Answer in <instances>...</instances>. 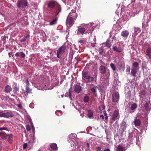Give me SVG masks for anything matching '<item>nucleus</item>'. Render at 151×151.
Wrapping results in <instances>:
<instances>
[{"label":"nucleus","mask_w":151,"mask_h":151,"mask_svg":"<svg viewBox=\"0 0 151 151\" xmlns=\"http://www.w3.org/2000/svg\"><path fill=\"white\" fill-rule=\"evenodd\" d=\"M96 27V24L93 23L89 24H83L78 27L77 34L80 35L88 33L93 31Z\"/></svg>","instance_id":"nucleus-1"},{"label":"nucleus","mask_w":151,"mask_h":151,"mask_svg":"<svg viewBox=\"0 0 151 151\" xmlns=\"http://www.w3.org/2000/svg\"><path fill=\"white\" fill-rule=\"evenodd\" d=\"M47 5L49 8L51 9L53 8L55 6V13L56 16H57L61 12V6L56 1L54 0H50L48 1Z\"/></svg>","instance_id":"nucleus-2"},{"label":"nucleus","mask_w":151,"mask_h":151,"mask_svg":"<svg viewBox=\"0 0 151 151\" xmlns=\"http://www.w3.org/2000/svg\"><path fill=\"white\" fill-rule=\"evenodd\" d=\"M135 8H134L132 11V13H129V14L131 17H133L138 13L140 11L143 10V8L140 4H137L135 6Z\"/></svg>","instance_id":"nucleus-3"},{"label":"nucleus","mask_w":151,"mask_h":151,"mask_svg":"<svg viewBox=\"0 0 151 151\" xmlns=\"http://www.w3.org/2000/svg\"><path fill=\"white\" fill-rule=\"evenodd\" d=\"M82 79L86 83L92 82L94 80V78L88 75V72H85L83 73Z\"/></svg>","instance_id":"nucleus-4"},{"label":"nucleus","mask_w":151,"mask_h":151,"mask_svg":"<svg viewBox=\"0 0 151 151\" xmlns=\"http://www.w3.org/2000/svg\"><path fill=\"white\" fill-rule=\"evenodd\" d=\"M65 49V47L64 45L61 46L58 49L56 54L57 58H60V56L64 52Z\"/></svg>","instance_id":"nucleus-5"},{"label":"nucleus","mask_w":151,"mask_h":151,"mask_svg":"<svg viewBox=\"0 0 151 151\" xmlns=\"http://www.w3.org/2000/svg\"><path fill=\"white\" fill-rule=\"evenodd\" d=\"M74 20L73 18L70 17H68L66 22V24L68 28H70L73 24L74 22Z\"/></svg>","instance_id":"nucleus-6"},{"label":"nucleus","mask_w":151,"mask_h":151,"mask_svg":"<svg viewBox=\"0 0 151 151\" xmlns=\"http://www.w3.org/2000/svg\"><path fill=\"white\" fill-rule=\"evenodd\" d=\"M27 2L24 0H19L17 3V5L19 8L21 7L25 8L27 6Z\"/></svg>","instance_id":"nucleus-7"},{"label":"nucleus","mask_w":151,"mask_h":151,"mask_svg":"<svg viewBox=\"0 0 151 151\" xmlns=\"http://www.w3.org/2000/svg\"><path fill=\"white\" fill-rule=\"evenodd\" d=\"M76 137V134H70L68 139V141L70 143L71 146H73L75 143L74 140Z\"/></svg>","instance_id":"nucleus-8"},{"label":"nucleus","mask_w":151,"mask_h":151,"mask_svg":"<svg viewBox=\"0 0 151 151\" xmlns=\"http://www.w3.org/2000/svg\"><path fill=\"white\" fill-rule=\"evenodd\" d=\"M119 95L118 93H113L112 94V101L114 102H117L119 99Z\"/></svg>","instance_id":"nucleus-9"},{"label":"nucleus","mask_w":151,"mask_h":151,"mask_svg":"<svg viewBox=\"0 0 151 151\" xmlns=\"http://www.w3.org/2000/svg\"><path fill=\"white\" fill-rule=\"evenodd\" d=\"M119 118V112L117 110L115 111L113 115L112 119L114 121L117 120Z\"/></svg>","instance_id":"nucleus-10"},{"label":"nucleus","mask_w":151,"mask_h":151,"mask_svg":"<svg viewBox=\"0 0 151 151\" xmlns=\"http://www.w3.org/2000/svg\"><path fill=\"white\" fill-rule=\"evenodd\" d=\"M68 17H70V18H73L75 20L76 19L77 17V14L76 12V11H74L73 12H70L69 13Z\"/></svg>","instance_id":"nucleus-11"},{"label":"nucleus","mask_w":151,"mask_h":151,"mask_svg":"<svg viewBox=\"0 0 151 151\" xmlns=\"http://www.w3.org/2000/svg\"><path fill=\"white\" fill-rule=\"evenodd\" d=\"M14 114L12 112H7L6 113H3V116L6 118H8L9 117H12L13 116Z\"/></svg>","instance_id":"nucleus-12"},{"label":"nucleus","mask_w":151,"mask_h":151,"mask_svg":"<svg viewBox=\"0 0 151 151\" xmlns=\"http://www.w3.org/2000/svg\"><path fill=\"white\" fill-rule=\"evenodd\" d=\"M50 147L52 150L53 151H57L58 150L57 145L55 143H51L50 144Z\"/></svg>","instance_id":"nucleus-13"},{"label":"nucleus","mask_w":151,"mask_h":151,"mask_svg":"<svg viewBox=\"0 0 151 151\" xmlns=\"http://www.w3.org/2000/svg\"><path fill=\"white\" fill-rule=\"evenodd\" d=\"M129 34V32L127 30L123 31L121 33V35L124 37H127Z\"/></svg>","instance_id":"nucleus-14"},{"label":"nucleus","mask_w":151,"mask_h":151,"mask_svg":"<svg viewBox=\"0 0 151 151\" xmlns=\"http://www.w3.org/2000/svg\"><path fill=\"white\" fill-rule=\"evenodd\" d=\"M146 55L150 58H151V48L148 47L146 50Z\"/></svg>","instance_id":"nucleus-15"},{"label":"nucleus","mask_w":151,"mask_h":151,"mask_svg":"<svg viewBox=\"0 0 151 151\" xmlns=\"http://www.w3.org/2000/svg\"><path fill=\"white\" fill-rule=\"evenodd\" d=\"M127 127V125L126 124V123L124 121H123L121 124V128L124 131L126 129Z\"/></svg>","instance_id":"nucleus-16"},{"label":"nucleus","mask_w":151,"mask_h":151,"mask_svg":"<svg viewBox=\"0 0 151 151\" xmlns=\"http://www.w3.org/2000/svg\"><path fill=\"white\" fill-rule=\"evenodd\" d=\"M102 45L103 46H106L109 47H110L111 45L109 40H107L105 42L102 43Z\"/></svg>","instance_id":"nucleus-17"},{"label":"nucleus","mask_w":151,"mask_h":151,"mask_svg":"<svg viewBox=\"0 0 151 151\" xmlns=\"http://www.w3.org/2000/svg\"><path fill=\"white\" fill-rule=\"evenodd\" d=\"M137 104L134 103H132L131 104L130 107L131 110L132 111V112H134L135 109L137 108Z\"/></svg>","instance_id":"nucleus-18"},{"label":"nucleus","mask_w":151,"mask_h":151,"mask_svg":"<svg viewBox=\"0 0 151 151\" xmlns=\"http://www.w3.org/2000/svg\"><path fill=\"white\" fill-rule=\"evenodd\" d=\"M113 49L114 51L117 52H122V49L121 48H119L115 46H113Z\"/></svg>","instance_id":"nucleus-19"},{"label":"nucleus","mask_w":151,"mask_h":151,"mask_svg":"<svg viewBox=\"0 0 151 151\" xmlns=\"http://www.w3.org/2000/svg\"><path fill=\"white\" fill-rule=\"evenodd\" d=\"M141 32V30L138 27L134 28V36H135L137 34Z\"/></svg>","instance_id":"nucleus-20"},{"label":"nucleus","mask_w":151,"mask_h":151,"mask_svg":"<svg viewBox=\"0 0 151 151\" xmlns=\"http://www.w3.org/2000/svg\"><path fill=\"white\" fill-rule=\"evenodd\" d=\"M81 90V88L80 86L76 85L75 86L74 91L75 92L79 93Z\"/></svg>","instance_id":"nucleus-21"},{"label":"nucleus","mask_w":151,"mask_h":151,"mask_svg":"<svg viewBox=\"0 0 151 151\" xmlns=\"http://www.w3.org/2000/svg\"><path fill=\"white\" fill-rule=\"evenodd\" d=\"M99 70L101 73H105L106 72L105 67L103 66H101L99 68Z\"/></svg>","instance_id":"nucleus-22"},{"label":"nucleus","mask_w":151,"mask_h":151,"mask_svg":"<svg viewBox=\"0 0 151 151\" xmlns=\"http://www.w3.org/2000/svg\"><path fill=\"white\" fill-rule=\"evenodd\" d=\"M12 90L11 87L9 85L7 86L5 89V91L6 93H8L11 91Z\"/></svg>","instance_id":"nucleus-23"},{"label":"nucleus","mask_w":151,"mask_h":151,"mask_svg":"<svg viewBox=\"0 0 151 151\" xmlns=\"http://www.w3.org/2000/svg\"><path fill=\"white\" fill-rule=\"evenodd\" d=\"M0 135L3 139H5L7 136L6 134L3 132H0Z\"/></svg>","instance_id":"nucleus-24"},{"label":"nucleus","mask_w":151,"mask_h":151,"mask_svg":"<svg viewBox=\"0 0 151 151\" xmlns=\"http://www.w3.org/2000/svg\"><path fill=\"white\" fill-rule=\"evenodd\" d=\"M93 112L91 110L88 111V116L89 118H91L93 116Z\"/></svg>","instance_id":"nucleus-25"},{"label":"nucleus","mask_w":151,"mask_h":151,"mask_svg":"<svg viewBox=\"0 0 151 151\" xmlns=\"http://www.w3.org/2000/svg\"><path fill=\"white\" fill-rule=\"evenodd\" d=\"M7 137H8V141L9 142L11 143L12 142V134H9L7 136Z\"/></svg>","instance_id":"nucleus-26"},{"label":"nucleus","mask_w":151,"mask_h":151,"mask_svg":"<svg viewBox=\"0 0 151 151\" xmlns=\"http://www.w3.org/2000/svg\"><path fill=\"white\" fill-rule=\"evenodd\" d=\"M29 35L25 36L20 40V41L22 42H24L26 41L27 39L29 38Z\"/></svg>","instance_id":"nucleus-27"},{"label":"nucleus","mask_w":151,"mask_h":151,"mask_svg":"<svg viewBox=\"0 0 151 151\" xmlns=\"http://www.w3.org/2000/svg\"><path fill=\"white\" fill-rule=\"evenodd\" d=\"M134 124L135 126H138L140 124V121L139 119H136L134 121Z\"/></svg>","instance_id":"nucleus-28"},{"label":"nucleus","mask_w":151,"mask_h":151,"mask_svg":"<svg viewBox=\"0 0 151 151\" xmlns=\"http://www.w3.org/2000/svg\"><path fill=\"white\" fill-rule=\"evenodd\" d=\"M57 19L56 18H55L52 21L50 22V25H52L55 24L57 22Z\"/></svg>","instance_id":"nucleus-29"},{"label":"nucleus","mask_w":151,"mask_h":151,"mask_svg":"<svg viewBox=\"0 0 151 151\" xmlns=\"http://www.w3.org/2000/svg\"><path fill=\"white\" fill-rule=\"evenodd\" d=\"M117 149L118 151H122L124 150V147L122 145H119L117 146Z\"/></svg>","instance_id":"nucleus-30"},{"label":"nucleus","mask_w":151,"mask_h":151,"mask_svg":"<svg viewBox=\"0 0 151 151\" xmlns=\"http://www.w3.org/2000/svg\"><path fill=\"white\" fill-rule=\"evenodd\" d=\"M137 71L135 69H132L131 71V73L132 74V76H135V74L136 73Z\"/></svg>","instance_id":"nucleus-31"},{"label":"nucleus","mask_w":151,"mask_h":151,"mask_svg":"<svg viewBox=\"0 0 151 151\" xmlns=\"http://www.w3.org/2000/svg\"><path fill=\"white\" fill-rule=\"evenodd\" d=\"M110 66L113 70L115 71L116 70V67L115 65L113 63H111Z\"/></svg>","instance_id":"nucleus-32"},{"label":"nucleus","mask_w":151,"mask_h":151,"mask_svg":"<svg viewBox=\"0 0 151 151\" xmlns=\"http://www.w3.org/2000/svg\"><path fill=\"white\" fill-rule=\"evenodd\" d=\"M26 92L28 93H31L32 89L28 87H26Z\"/></svg>","instance_id":"nucleus-33"},{"label":"nucleus","mask_w":151,"mask_h":151,"mask_svg":"<svg viewBox=\"0 0 151 151\" xmlns=\"http://www.w3.org/2000/svg\"><path fill=\"white\" fill-rule=\"evenodd\" d=\"M89 100V97L87 96H85L84 98V101L85 102H87Z\"/></svg>","instance_id":"nucleus-34"},{"label":"nucleus","mask_w":151,"mask_h":151,"mask_svg":"<svg viewBox=\"0 0 151 151\" xmlns=\"http://www.w3.org/2000/svg\"><path fill=\"white\" fill-rule=\"evenodd\" d=\"M99 53L102 54L104 52V50L102 48H100L99 49Z\"/></svg>","instance_id":"nucleus-35"},{"label":"nucleus","mask_w":151,"mask_h":151,"mask_svg":"<svg viewBox=\"0 0 151 151\" xmlns=\"http://www.w3.org/2000/svg\"><path fill=\"white\" fill-rule=\"evenodd\" d=\"M29 121L31 124L32 126V129L33 132H34L35 131V129L34 126L33 125V124L32 122L31 121V120H30V119H29Z\"/></svg>","instance_id":"nucleus-36"},{"label":"nucleus","mask_w":151,"mask_h":151,"mask_svg":"<svg viewBox=\"0 0 151 151\" xmlns=\"http://www.w3.org/2000/svg\"><path fill=\"white\" fill-rule=\"evenodd\" d=\"M133 65L134 67H137L138 66V63L137 62H135L133 64Z\"/></svg>","instance_id":"nucleus-37"},{"label":"nucleus","mask_w":151,"mask_h":151,"mask_svg":"<svg viewBox=\"0 0 151 151\" xmlns=\"http://www.w3.org/2000/svg\"><path fill=\"white\" fill-rule=\"evenodd\" d=\"M91 91L95 93L96 92V87H93L91 89Z\"/></svg>","instance_id":"nucleus-38"},{"label":"nucleus","mask_w":151,"mask_h":151,"mask_svg":"<svg viewBox=\"0 0 151 151\" xmlns=\"http://www.w3.org/2000/svg\"><path fill=\"white\" fill-rule=\"evenodd\" d=\"M20 55L21 57L23 58L25 57V54L23 52H20Z\"/></svg>","instance_id":"nucleus-39"},{"label":"nucleus","mask_w":151,"mask_h":151,"mask_svg":"<svg viewBox=\"0 0 151 151\" xmlns=\"http://www.w3.org/2000/svg\"><path fill=\"white\" fill-rule=\"evenodd\" d=\"M25 83L26 84V87L27 86L28 87V86L29 85V82L28 81V79L27 80L25 81Z\"/></svg>","instance_id":"nucleus-40"},{"label":"nucleus","mask_w":151,"mask_h":151,"mask_svg":"<svg viewBox=\"0 0 151 151\" xmlns=\"http://www.w3.org/2000/svg\"><path fill=\"white\" fill-rule=\"evenodd\" d=\"M18 91V89L17 87H15L13 90V92L14 93H17Z\"/></svg>","instance_id":"nucleus-41"},{"label":"nucleus","mask_w":151,"mask_h":151,"mask_svg":"<svg viewBox=\"0 0 151 151\" xmlns=\"http://www.w3.org/2000/svg\"><path fill=\"white\" fill-rule=\"evenodd\" d=\"M26 129L27 131H29L31 129H30V127L29 125H27L26 126Z\"/></svg>","instance_id":"nucleus-42"},{"label":"nucleus","mask_w":151,"mask_h":151,"mask_svg":"<svg viewBox=\"0 0 151 151\" xmlns=\"http://www.w3.org/2000/svg\"><path fill=\"white\" fill-rule=\"evenodd\" d=\"M27 146V143H25L23 145V149H25L26 148Z\"/></svg>","instance_id":"nucleus-43"},{"label":"nucleus","mask_w":151,"mask_h":151,"mask_svg":"<svg viewBox=\"0 0 151 151\" xmlns=\"http://www.w3.org/2000/svg\"><path fill=\"white\" fill-rule=\"evenodd\" d=\"M140 93L143 95H144L145 94V92L144 90H142L140 91V93Z\"/></svg>","instance_id":"nucleus-44"},{"label":"nucleus","mask_w":151,"mask_h":151,"mask_svg":"<svg viewBox=\"0 0 151 151\" xmlns=\"http://www.w3.org/2000/svg\"><path fill=\"white\" fill-rule=\"evenodd\" d=\"M34 86L35 87H36V88H37L38 89H39V90H41V89H42V88L41 87H38V86H37V85H34Z\"/></svg>","instance_id":"nucleus-45"},{"label":"nucleus","mask_w":151,"mask_h":151,"mask_svg":"<svg viewBox=\"0 0 151 151\" xmlns=\"http://www.w3.org/2000/svg\"><path fill=\"white\" fill-rule=\"evenodd\" d=\"M20 52H17L15 53V55L16 56L19 57L20 55Z\"/></svg>","instance_id":"nucleus-46"},{"label":"nucleus","mask_w":151,"mask_h":151,"mask_svg":"<svg viewBox=\"0 0 151 151\" xmlns=\"http://www.w3.org/2000/svg\"><path fill=\"white\" fill-rule=\"evenodd\" d=\"M6 128L5 127L0 128V130H6Z\"/></svg>","instance_id":"nucleus-47"},{"label":"nucleus","mask_w":151,"mask_h":151,"mask_svg":"<svg viewBox=\"0 0 151 151\" xmlns=\"http://www.w3.org/2000/svg\"><path fill=\"white\" fill-rule=\"evenodd\" d=\"M3 112L0 111V117L3 116Z\"/></svg>","instance_id":"nucleus-48"},{"label":"nucleus","mask_w":151,"mask_h":151,"mask_svg":"<svg viewBox=\"0 0 151 151\" xmlns=\"http://www.w3.org/2000/svg\"><path fill=\"white\" fill-rule=\"evenodd\" d=\"M130 67H129L127 69L126 71L127 72H129L130 71Z\"/></svg>","instance_id":"nucleus-49"},{"label":"nucleus","mask_w":151,"mask_h":151,"mask_svg":"<svg viewBox=\"0 0 151 151\" xmlns=\"http://www.w3.org/2000/svg\"><path fill=\"white\" fill-rule=\"evenodd\" d=\"M137 141H136V143L138 145L140 144V142L138 141L137 140Z\"/></svg>","instance_id":"nucleus-50"},{"label":"nucleus","mask_w":151,"mask_h":151,"mask_svg":"<svg viewBox=\"0 0 151 151\" xmlns=\"http://www.w3.org/2000/svg\"><path fill=\"white\" fill-rule=\"evenodd\" d=\"M86 145H87V147H88V148L87 149H88V150H90V148H89V144L88 143H87Z\"/></svg>","instance_id":"nucleus-51"},{"label":"nucleus","mask_w":151,"mask_h":151,"mask_svg":"<svg viewBox=\"0 0 151 151\" xmlns=\"http://www.w3.org/2000/svg\"><path fill=\"white\" fill-rule=\"evenodd\" d=\"M71 92L70 91H69V97H70V98H71Z\"/></svg>","instance_id":"nucleus-52"},{"label":"nucleus","mask_w":151,"mask_h":151,"mask_svg":"<svg viewBox=\"0 0 151 151\" xmlns=\"http://www.w3.org/2000/svg\"><path fill=\"white\" fill-rule=\"evenodd\" d=\"M104 115L105 116H106V115H107V113H106V111H104Z\"/></svg>","instance_id":"nucleus-53"},{"label":"nucleus","mask_w":151,"mask_h":151,"mask_svg":"<svg viewBox=\"0 0 151 151\" xmlns=\"http://www.w3.org/2000/svg\"><path fill=\"white\" fill-rule=\"evenodd\" d=\"M100 117L102 119H104V116H103V115H101L100 116Z\"/></svg>","instance_id":"nucleus-54"},{"label":"nucleus","mask_w":151,"mask_h":151,"mask_svg":"<svg viewBox=\"0 0 151 151\" xmlns=\"http://www.w3.org/2000/svg\"><path fill=\"white\" fill-rule=\"evenodd\" d=\"M103 151H110V149H106L104 150Z\"/></svg>","instance_id":"nucleus-55"},{"label":"nucleus","mask_w":151,"mask_h":151,"mask_svg":"<svg viewBox=\"0 0 151 151\" xmlns=\"http://www.w3.org/2000/svg\"><path fill=\"white\" fill-rule=\"evenodd\" d=\"M93 40H94V42H95V44L96 43V38L95 37H94Z\"/></svg>","instance_id":"nucleus-56"},{"label":"nucleus","mask_w":151,"mask_h":151,"mask_svg":"<svg viewBox=\"0 0 151 151\" xmlns=\"http://www.w3.org/2000/svg\"><path fill=\"white\" fill-rule=\"evenodd\" d=\"M97 149L99 151H100L101 150V148L100 147H97Z\"/></svg>","instance_id":"nucleus-57"},{"label":"nucleus","mask_w":151,"mask_h":151,"mask_svg":"<svg viewBox=\"0 0 151 151\" xmlns=\"http://www.w3.org/2000/svg\"><path fill=\"white\" fill-rule=\"evenodd\" d=\"M112 39H113V40H116V38L115 36H113V37L112 38Z\"/></svg>","instance_id":"nucleus-58"},{"label":"nucleus","mask_w":151,"mask_h":151,"mask_svg":"<svg viewBox=\"0 0 151 151\" xmlns=\"http://www.w3.org/2000/svg\"><path fill=\"white\" fill-rule=\"evenodd\" d=\"M115 13L117 15H118L119 14V12H118V11L117 10H116V11L115 12Z\"/></svg>","instance_id":"nucleus-59"},{"label":"nucleus","mask_w":151,"mask_h":151,"mask_svg":"<svg viewBox=\"0 0 151 151\" xmlns=\"http://www.w3.org/2000/svg\"><path fill=\"white\" fill-rule=\"evenodd\" d=\"M83 40H80V41H79V42L80 43H82L83 42Z\"/></svg>","instance_id":"nucleus-60"},{"label":"nucleus","mask_w":151,"mask_h":151,"mask_svg":"<svg viewBox=\"0 0 151 151\" xmlns=\"http://www.w3.org/2000/svg\"><path fill=\"white\" fill-rule=\"evenodd\" d=\"M105 107L104 106H103L102 107H101V108L102 109H105Z\"/></svg>","instance_id":"nucleus-61"},{"label":"nucleus","mask_w":151,"mask_h":151,"mask_svg":"<svg viewBox=\"0 0 151 151\" xmlns=\"http://www.w3.org/2000/svg\"><path fill=\"white\" fill-rule=\"evenodd\" d=\"M104 118L105 119H107L108 118V116L107 115H106V116H105V117Z\"/></svg>","instance_id":"nucleus-62"},{"label":"nucleus","mask_w":151,"mask_h":151,"mask_svg":"<svg viewBox=\"0 0 151 151\" xmlns=\"http://www.w3.org/2000/svg\"><path fill=\"white\" fill-rule=\"evenodd\" d=\"M11 53H8V55H9V57H11Z\"/></svg>","instance_id":"nucleus-63"},{"label":"nucleus","mask_w":151,"mask_h":151,"mask_svg":"<svg viewBox=\"0 0 151 151\" xmlns=\"http://www.w3.org/2000/svg\"><path fill=\"white\" fill-rule=\"evenodd\" d=\"M18 106L19 108H21V104H19Z\"/></svg>","instance_id":"nucleus-64"}]
</instances>
